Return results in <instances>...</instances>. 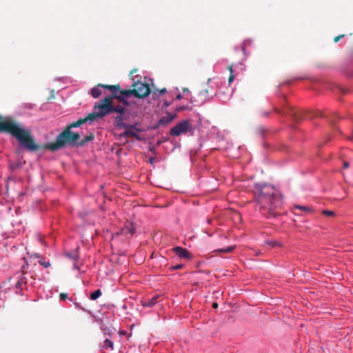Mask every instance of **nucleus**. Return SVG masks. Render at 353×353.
I'll return each mask as SVG.
<instances>
[{"label":"nucleus","mask_w":353,"mask_h":353,"mask_svg":"<svg viewBox=\"0 0 353 353\" xmlns=\"http://www.w3.org/2000/svg\"><path fill=\"white\" fill-rule=\"evenodd\" d=\"M110 113H111V104L101 101L99 103L94 105V112L68 125L64 130L57 137L54 142L43 145L37 144L31 136L30 132L21 127L13 119L9 117H4L0 115V132H6L14 137L21 145L31 152L40 149L56 151L63 148L67 142H76L80 139V134L72 132L71 131L72 128H78L87 122L92 123L97 121Z\"/></svg>","instance_id":"1"},{"label":"nucleus","mask_w":353,"mask_h":353,"mask_svg":"<svg viewBox=\"0 0 353 353\" xmlns=\"http://www.w3.org/2000/svg\"><path fill=\"white\" fill-rule=\"evenodd\" d=\"M256 208L263 215L276 216V210L283 204L282 196L274 186L269 184H256L254 189Z\"/></svg>","instance_id":"2"},{"label":"nucleus","mask_w":353,"mask_h":353,"mask_svg":"<svg viewBox=\"0 0 353 353\" xmlns=\"http://www.w3.org/2000/svg\"><path fill=\"white\" fill-rule=\"evenodd\" d=\"M134 91V97L138 99H142L148 97L152 92L150 84L140 81H134L132 85Z\"/></svg>","instance_id":"3"},{"label":"nucleus","mask_w":353,"mask_h":353,"mask_svg":"<svg viewBox=\"0 0 353 353\" xmlns=\"http://www.w3.org/2000/svg\"><path fill=\"white\" fill-rule=\"evenodd\" d=\"M192 126L190 123L187 120H183L176 124L170 130V134L174 137H179L183 134L187 133L191 130Z\"/></svg>","instance_id":"4"},{"label":"nucleus","mask_w":353,"mask_h":353,"mask_svg":"<svg viewBox=\"0 0 353 353\" xmlns=\"http://www.w3.org/2000/svg\"><path fill=\"white\" fill-rule=\"evenodd\" d=\"M100 86H102L105 89H108L111 92V94L110 96L104 97L101 99V101L105 102L108 104H112V100L117 99L118 100L119 91H120V85L119 84L116 85H105V84H99Z\"/></svg>","instance_id":"5"},{"label":"nucleus","mask_w":353,"mask_h":353,"mask_svg":"<svg viewBox=\"0 0 353 353\" xmlns=\"http://www.w3.org/2000/svg\"><path fill=\"white\" fill-rule=\"evenodd\" d=\"M124 128L125 129V130L121 134V136H123L125 137H135L137 139H139L138 134L136 132V129H135L134 126L130 125H127L125 127H124Z\"/></svg>","instance_id":"6"},{"label":"nucleus","mask_w":353,"mask_h":353,"mask_svg":"<svg viewBox=\"0 0 353 353\" xmlns=\"http://www.w3.org/2000/svg\"><path fill=\"white\" fill-rule=\"evenodd\" d=\"M176 117V113H170L168 112L165 117H163L159 120V125H165L170 123L171 121H172Z\"/></svg>","instance_id":"7"},{"label":"nucleus","mask_w":353,"mask_h":353,"mask_svg":"<svg viewBox=\"0 0 353 353\" xmlns=\"http://www.w3.org/2000/svg\"><path fill=\"white\" fill-rule=\"evenodd\" d=\"M161 295L157 294L154 296L152 299L142 301V305L143 307H152L159 301V299L161 298Z\"/></svg>","instance_id":"8"},{"label":"nucleus","mask_w":353,"mask_h":353,"mask_svg":"<svg viewBox=\"0 0 353 353\" xmlns=\"http://www.w3.org/2000/svg\"><path fill=\"white\" fill-rule=\"evenodd\" d=\"M173 251L175 252V254L177 256H179L181 258H184V259H190V253L185 248H183L181 247H175L173 249Z\"/></svg>","instance_id":"9"},{"label":"nucleus","mask_w":353,"mask_h":353,"mask_svg":"<svg viewBox=\"0 0 353 353\" xmlns=\"http://www.w3.org/2000/svg\"><path fill=\"white\" fill-rule=\"evenodd\" d=\"M135 231L134 226L132 223H129L121 230V234L128 236H132Z\"/></svg>","instance_id":"10"},{"label":"nucleus","mask_w":353,"mask_h":353,"mask_svg":"<svg viewBox=\"0 0 353 353\" xmlns=\"http://www.w3.org/2000/svg\"><path fill=\"white\" fill-rule=\"evenodd\" d=\"M94 134L91 133L90 134L85 136L81 141L77 143V141L79 140V139L76 142L69 143V144L77 143V145H78L79 146H83L87 143L92 141L94 139ZM66 143H68V142H67Z\"/></svg>","instance_id":"11"},{"label":"nucleus","mask_w":353,"mask_h":353,"mask_svg":"<svg viewBox=\"0 0 353 353\" xmlns=\"http://www.w3.org/2000/svg\"><path fill=\"white\" fill-rule=\"evenodd\" d=\"M125 111V108L124 106L121 105H113L111 104V112H117L120 114H123Z\"/></svg>","instance_id":"12"},{"label":"nucleus","mask_w":353,"mask_h":353,"mask_svg":"<svg viewBox=\"0 0 353 353\" xmlns=\"http://www.w3.org/2000/svg\"><path fill=\"white\" fill-rule=\"evenodd\" d=\"M302 210L305 214L311 213L312 212V209H311L310 207L304 206V205H294L293 207V210ZM293 212L295 214L296 212L293 211Z\"/></svg>","instance_id":"13"},{"label":"nucleus","mask_w":353,"mask_h":353,"mask_svg":"<svg viewBox=\"0 0 353 353\" xmlns=\"http://www.w3.org/2000/svg\"><path fill=\"white\" fill-rule=\"evenodd\" d=\"M119 96H122L125 98H128L130 96H134L133 88L128 90H121L119 91Z\"/></svg>","instance_id":"14"},{"label":"nucleus","mask_w":353,"mask_h":353,"mask_svg":"<svg viewBox=\"0 0 353 353\" xmlns=\"http://www.w3.org/2000/svg\"><path fill=\"white\" fill-rule=\"evenodd\" d=\"M99 84L100 83H99L96 87L93 88L91 90V94L94 99L98 98L101 94V88L103 87L100 86Z\"/></svg>","instance_id":"15"},{"label":"nucleus","mask_w":353,"mask_h":353,"mask_svg":"<svg viewBox=\"0 0 353 353\" xmlns=\"http://www.w3.org/2000/svg\"><path fill=\"white\" fill-rule=\"evenodd\" d=\"M123 118L122 114H119L115 118V124L117 127L124 128L127 125V124L123 122Z\"/></svg>","instance_id":"16"},{"label":"nucleus","mask_w":353,"mask_h":353,"mask_svg":"<svg viewBox=\"0 0 353 353\" xmlns=\"http://www.w3.org/2000/svg\"><path fill=\"white\" fill-rule=\"evenodd\" d=\"M234 248H235V246H228L226 248L215 250L214 252H218V253L227 254V253L232 252L233 250H234Z\"/></svg>","instance_id":"17"},{"label":"nucleus","mask_w":353,"mask_h":353,"mask_svg":"<svg viewBox=\"0 0 353 353\" xmlns=\"http://www.w3.org/2000/svg\"><path fill=\"white\" fill-rule=\"evenodd\" d=\"M102 347L105 349L110 348L111 350H113L114 343L108 339H105L103 341V345Z\"/></svg>","instance_id":"18"},{"label":"nucleus","mask_w":353,"mask_h":353,"mask_svg":"<svg viewBox=\"0 0 353 353\" xmlns=\"http://www.w3.org/2000/svg\"><path fill=\"white\" fill-rule=\"evenodd\" d=\"M101 294H102V292H101V290H99V289L97 290H95L94 292H92L90 294V299L91 300H96L99 296H101Z\"/></svg>","instance_id":"19"},{"label":"nucleus","mask_w":353,"mask_h":353,"mask_svg":"<svg viewBox=\"0 0 353 353\" xmlns=\"http://www.w3.org/2000/svg\"><path fill=\"white\" fill-rule=\"evenodd\" d=\"M232 65H230L228 67V70L230 71V77H229V79H228V81H229V83H231L234 79V75L233 74V70H232Z\"/></svg>","instance_id":"20"},{"label":"nucleus","mask_w":353,"mask_h":353,"mask_svg":"<svg viewBox=\"0 0 353 353\" xmlns=\"http://www.w3.org/2000/svg\"><path fill=\"white\" fill-rule=\"evenodd\" d=\"M266 243L271 245L272 247H281L282 246V243L280 241H267Z\"/></svg>","instance_id":"21"},{"label":"nucleus","mask_w":353,"mask_h":353,"mask_svg":"<svg viewBox=\"0 0 353 353\" xmlns=\"http://www.w3.org/2000/svg\"><path fill=\"white\" fill-rule=\"evenodd\" d=\"M167 92V90L165 88H162L161 90L158 89H154L153 90V94L154 95H157V94H165Z\"/></svg>","instance_id":"22"},{"label":"nucleus","mask_w":353,"mask_h":353,"mask_svg":"<svg viewBox=\"0 0 353 353\" xmlns=\"http://www.w3.org/2000/svg\"><path fill=\"white\" fill-rule=\"evenodd\" d=\"M128 98L123 97L122 96H119L118 97V101L121 102L124 105H128L130 103L127 100Z\"/></svg>","instance_id":"23"},{"label":"nucleus","mask_w":353,"mask_h":353,"mask_svg":"<svg viewBox=\"0 0 353 353\" xmlns=\"http://www.w3.org/2000/svg\"><path fill=\"white\" fill-rule=\"evenodd\" d=\"M39 264L42 266H43L44 268H48L50 266V263L49 262H47V261H42V260H40L39 261Z\"/></svg>","instance_id":"24"},{"label":"nucleus","mask_w":353,"mask_h":353,"mask_svg":"<svg viewBox=\"0 0 353 353\" xmlns=\"http://www.w3.org/2000/svg\"><path fill=\"white\" fill-rule=\"evenodd\" d=\"M323 214L325 216H329L334 215V212L331 210H323Z\"/></svg>","instance_id":"25"},{"label":"nucleus","mask_w":353,"mask_h":353,"mask_svg":"<svg viewBox=\"0 0 353 353\" xmlns=\"http://www.w3.org/2000/svg\"><path fill=\"white\" fill-rule=\"evenodd\" d=\"M345 34H340L337 37H335L334 39V42H338L341 38L344 37Z\"/></svg>","instance_id":"26"},{"label":"nucleus","mask_w":353,"mask_h":353,"mask_svg":"<svg viewBox=\"0 0 353 353\" xmlns=\"http://www.w3.org/2000/svg\"><path fill=\"white\" fill-rule=\"evenodd\" d=\"M59 296L61 300H65L68 299V294L66 293H61Z\"/></svg>","instance_id":"27"},{"label":"nucleus","mask_w":353,"mask_h":353,"mask_svg":"<svg viewBox=\"0 0 353 353\" xmlns=\"http://www.w3.org/2000/svg\"><path fill=\"white\" fill-rule=\"evenodd\" d=\"M182 267H183V265L178 264V265L171 267V269L172 270H179V269L182 268Z\"/></svg>","instance_id":"28"},{"label":"nucleus","mask_w":353,"mask_h":353,"mask_svg":"<svg viewBox=\"0 0 353 353\" xmlns=\"http://www.w3.org/2000/svg\"><path fill=\"white\" fill-rule=\"evenodd\" d=\"M69 256L73 259H77L79 257L77 253H74L73 254H69Z\"/></svg>","instance_id":"29"},{"label":"nucleus","mask_w":353,"mask_h":353,"mask_svg":"<svg viewBox=\"0 0 353 353\" xmlns=\"http://www.w3.org/2000/svg\"><path fill=\"white\" fill-rule=\"evenodd\" d=\"M163 104H164V106H165V108H168V106H170V102H168V101H166V100L164 101Z\"/></svg>","instance_id":"30"},{"label":"nucleus","mask_w":353,"mask_h":353,"mask_svg":"<svg viewBox=\"0 0 353 353\" xmlns=\"http://www.w3.org/2000/svg\"><path fill=\"white\" fill-rule=\"evenodd\" d=\"M349 167V163L346 161L343 162V168H347Z\"/></svg>","instance_id":"31"},{"label":"nucleus","mask_w":353,"mask_h":353,"mask_svg":"<svg viewBox=\"0 0 353 353\" xmlns=\"http://www.w3.org/2000/svg\"><path fill=\"white\" fill-rule=\"evenodd\" d=\"M182 98V95L181 94H178L176 97V99L180 100Z\"/></svg>","instance_id":"32"},{"label":"nucleus","mask_w":353,"mask_h":353,"mask_svg":"<svg viewBox=\"0 0 353 353\" xmlns=\"http://www.w3.org/2000/svg\"><path fill=\"white\" fill-rule=\"evenodd\" d=\"M212 307L214 308H217L218 307V303H213L212 304Z\"/></svg>","instance_id":"33"},{"label":"nucleus","mask_w":353,"mask_h":353,"mask_svg":"<svg viewBox=\"0 0 353 353\" xmlns=\"http://www.w3.org/2000/svg\"><path fill=\"white\" fill-rule=\"evenodd\" d=\"M103 334L105 335V334H108V335H110V333L107 332V330L106 329H103Z\"/></svg>","instance_id":"34"},{"label":"nucleus","mask_w":353,"mask_h":353,"mask_svg":"<svg viewBox=\"0 0 353 353\" xmlns=\"http://www.w3.org/2000/svg\"><path fill=\"white\" fill-rule=\"evenodd\" d=\"M154 158H151V159H150V162L151 163H154Z\"/></svg>","instance_id":"35"},{"label":"nucleus","mask_w":353,"mask_h":353,"mask_svg":"<svg viewBox=\"0 0 353 353\" xmlns=\"http://www.w3.org/2000/svg\"><path fill=\"white\" fill-rule=\"evenodd\" d=\"M241 48H242V51H243V52H245V46H244V44H243V45H242V47H241Z\"/></svg>","instance_id":"36"},{"label":"nucleus","mask_w":353,"mask_h":353,"mask_svg":"<svg viewBox=\"0 0 353 353\" xmlns=\"http://www.w3.org/2000/svg\"><path fill=\"white\" fill-rule=\"evenodd\" d=\"M183 108L181 107L177 108V110H181Z\"/></svg>","instance_id":"37"},{"label":"nucleus","mask_w":353,"mask_h":353,"mask_svg":"<svg viewBox=\"0 0 353 353\" xmlns=\"http://www.w3.org/2000/svg\"><path fill=\"white\" fill-rule=\"evenodd\" d=\"M211 221H212V220H211V219H208V222L209 223H211Z\"/></svg>","instance_id":"38"},{"label":"nucleus","mask_w":353,"mask_h":353,"mask_svg":"<svg viewBox=\"0 0 353 353\" xmlns=\"http://www.w3.org/2000/svg\"><path fill=\"white\" fill-rule=\"evenodd\" d=\"M264 115H265V116H268V112H265V113H264Z\"/></svg>","instance_id":"39"},{"label":"nucleus","mask_w":353,"mask_h":353,"mask_svg":"<svg viewBox=\"0 0 353 353\" xmlns=\"http://www.w3.org/2000/svg\"><path fill=\"white\" fill-rule=\"evenodd\" d=\"M183 91H184V92L188 91V89H187V88H184V89H183Z\"/></svg>","instance_id":"40"}]
</instances>
